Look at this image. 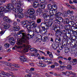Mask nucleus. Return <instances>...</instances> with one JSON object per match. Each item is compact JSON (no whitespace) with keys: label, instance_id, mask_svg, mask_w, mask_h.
I'll return each mask as SVG.
<instances>
[{"label":"nucleus","instance_id":"obj_1","mask_svg":"<svg viewBox=\"0 0 77 77\" xmlns=\"http://www.w3.org/2000/svg\"><path fill=\"white\" fill-rule=\"evenodd\" d=\"M23 31L22 30H20L18 32L17 35H20V34L21 35H20V37H21L23 40H20L18 41V42L17 43V45H21L19 46H18L17 45L14 46V47H16L18 48H22V47L24 48H26V45H23V43H26V44H28L29 42L28 40L31 39L35 35V32H32V35H30V34H26L25 33H23Z\"/></svg>","mask_w":77,"mask_h":77},{"label":"nucleus","instance_id":"obj_2","mask_svg":"<svg viewBox=\"0 0 77 77\" xmlns=\"http://www.w3.org/2000/svg\"><path fill=\"white\" fill-rule=\"evenodd\" d=\"M13 11L14 12H15L16 13L15 14V17L16 18H17L18 17L19 18H22L24 17V14L22 12L23 11V10L20 9H16L15 8H14L12 9Z\"/></svg>","mask_w":77,"mask_h":77},{"label":"nucleus","instance_id":"obj_3","mask_svg":"<svg viewBox=\"0 0 77 77\" xmlns=\"http://www.w3.org/2000/svg\"><path fill=\"white\" fill-rule=\"evenodd\" d=\"M5 8L3 7H0V18H3V20L5 21H7L8 20V17H7L5 16L4 14H3V12L5 11Z\"/></svg>","mask_w":77,"mask_h":77},{"label":"nucleus","instance_id":"obj_4","mask_svg":"<svg viewBox=\"0 0 77 77\" xmlns=\"http://www.w3.org/2000/svg\"><path fill=\"white\" fill-rule=\"evenodd\" d=\"M71 26L69 25H66L64 26V29L66 31H67V34L68 36L70 35V34H72V31L73 30L71 29Z\"/></svg>","mask_w":77,"mask_h":77},{"label":"nucleus","instance_id":"obj_5","mask_svg":"<svg viewBox=\"0 0 77 77\" xmlns=\"http://www.w3.org/2000/svg\"><path fill=\"white\" fill-rule=\"evenodd\" d=\"M61 35H65L63 37V38L67 40V43H69V42H70V41H71V39L70 38H69L68 39H67V36L66 35V32L65 30H61Z\"/></svg>","mask_w":77,"mask_h":77},{"label":"nucleus","instance_id":"obj_6","mask_svg":"<svg viewBox=\"0 0 77 77\" xmlns=\"http://www.w3.org/2000/svg\"><path fill=\"white\" fill-rule=\"evenodd\" d=\"M42 17L45 20H50L51 17H53V15L51 14L48 15L47 13H45L43 14Z\"/></svg>","mask_w":77,"mask_h":77},{"label":"nucleus","instance_id":"obj_7","mask_svg":"<svg viewBox=\"0 0 77 77\" xmlns=\"http://www.w3.org/2000/svg\"><path fill=\"white\" fill-rule=\"evenodd\" d=\"M35 10L33 8H30L28 10L27 13L30 15H33L35 14Z\"/></svg>","mask_w":77,"mask_h":77},{"label":"nucleus","instance_id":"obj_8","mask_svg":"<svg viewBox=\"0 0 77 77\" xmlns=\"http://www.w3.org/2000/svg\"><path fill=\"white\" fill-rule=\"evenodd\" d=\"M12 4L11 3H9L7 5V6L6 7V8H4L5 9V11H6L7 12H9V11H11V9H10V8L12 6Z\"/></svg>","mask_w":77,"mask_h":77},{"label":"nucleus","instance_id":"obj_9","mask_svg":"<svg viewBox=\"0 0 77 77\" xmlns=\"http://www.w3.org/2000/svg\"><path fill=\"white\" fill-rule=\"evenodd\" d=\"M39 2L38 1H35L33 3L32 6L33 8H36L37 7H39Z\"/></svg>","mask_w":77,"mask_h":77},{"label":"nucleus","instance_id":"obj_10","mask_svg":"<svg viewBox=\"0 0 77 77\" xmlns=\"http://www.w3.org/2000/svg\"><path fill=\"white\" fill-rule=\"evenodd\" d=\"M9 42L11 45H15V43H14V38L12 37L9 38L8 39Z\"/></svg>","mask_w":77,"mask_h":77},{"label":"nucleus","instance_id":"obj_11","mask_svg":"<svg viewBox=\"0 0 77 77\" xmlns=\"http://www.w3.org/2000/svg\"><path fill=\"white\" fill-rule=\"evenodd\" d=\"M54 22V20H53V19H52L49 20L48 22H47V24H48L49 27H51V25L53 24V23Z\"/></svg>","mask_w":77,"mask_h":77},{"label":"nucleus","instance_id":"obj_12","mask_svg":"<svg viewBox=\"0 0 77 77\" xmlns=\"http://www.w3.org/2000/svg\"><path fill=\"white\" fill-rule=\"evenodd\" d=\"M66 46V41H64L63 43V44L61 46V50L63 48H65Z\"/></svg>","mask_w":77,"mask_h":77},{"label":"nucleus","instance_id":"obj_13","mask_svg":"<svg viewBox=\"0 0 77 77\" xmlns=\"http://www.w3.org/2000/svg\"><path fill=\"white\" fill-rule=\"evenodd\" d=\"M52 47L54 50H56V49L58 47H59V44H58V43L56 44H52Z\"/></svg>","mask_w":77,"mask_h":77},{"label":"nucleus","instance_id":"obj_14","mask_svg":"<svg viewBox=\"0 0 77 77\" xmlns=\"http://www.w3.org/2000/svg\"><path fill=\"white\" fill-rule=\"evenodd\" d=\"M38 8L40 9H43L45 8V5L44 4H39Z\"/></svg>","mask_w":77,"mask_h":77},{"label":"nucleus","instance_id":"obj_15","mask_svg":"<svg viewBox=\"0 0 77 77\" xmlns=\"http://www.w3.org/2000/svg\"><path fill=\"white\" fill-rule=\"evenodd\" d=\"M30 24L31 26H33L34 27H36L37 26V24L34 21L30 22Z\"/></svg>","mask_w":77,"mask_h":77},{"label":"nucleus","instance_id":"obj_16","mask_svg":"<svg viewBox=\"0 0 77 77\" xmlns=\"http://www.w3.org/2000/svg\"><path fill=\"white\" fill-rule=\"evenodd\" d=\"M29 24H27V26H26V27H26L28 32L29 33H30V32H32V31L31 30V28H32V27H30V26L29 25Z\"/></svg>","mask_w":77,"mask_h":77},{"label":"nucleus","instance_id":"obj_17","mask_svg":"<svg viewBox=\"0 0 77 77\" xmlns=\"http://www.w3.org/2000/svg\"><path fill=\"white\" fill-rule=\"evenodd\" d=\"M20 60H21L22 62H25L27 60L26 58L23 56H20Z\"/></svg>","mask_w":77,"mask_h":77},{"label":"nucleus","instance_id":"obj_18","mask_svg":"<svg viewBox=\"0 0 77 77\" xmlns=\"http://www.w3.org/2000/svg\"><path fill=\"white\" fill-rule=\"evenodd\" d=\"M72 34H70L69 35V37H71V35L73 34L74 36H75L76 37H77V32H76L75 31L73 30Z\"/></svg>","mask_w":77,"mask_h":77},{"label":"nucleus","instance_id":"obj_19","mask_svg":"<svg viewBox=\"0 0 77 77\" xmlns=\"http://www.w3.org/2000/svg\"><path fill=\"white\" fill-rule=\"evenodd\" d=\"M61 38L60 37H59L58 38H56L55 39V41L56 42H57V43H60L61 42Z\"/></svg>","mask_w":77,"mask_h":77},{"label":"nucleus","instance_id":"obj_20","mask_svg":"<svg viewBox=\"0 0 77 77\" xmlns=\"http://www.w3.org/2000/svg\"><path fill=\"white\" fill-rule=\"evenodd\" d=\"M26 23H27L25 22L24 21L21 22V25H22V26H23V27H26V26H27V24H26Z\"/></svg>","mask_w":77,"mask_h":77},{"label":"nucleus","instance_id":"obj_21","mask_svg":"<svg viewBox=\"0 0 77 77\" xmlns=\"http://www.w3.org/2000/svg\"><path fill=\"white\" fill-rule=\"evenodd\" d=\"M55 19H57L61 23L63 21V18L61 17H55Z\"/></svg>","mask_w":77,"mask_h":77},{"label":"nucleus","instance_id":"obj_22","mask_svg":"<svg viewBox=\"0 0 77 77\" xmlns=\"http://www.w3.org/2000/svg\"><path fill=\"white\" fill-rule=\"evenodd\" d=\"M47 22H44L41 23V27H45L47 26Z\"/></svg>","mask_w":77,"mask_h":77},{"label":"nucleus","instance_id":"obj_23","mask_svg":"<svg viewBox=\"0 0 77 77\" xmlns=\"http://www.w3.org/2000/svg\"><path fill=\"white\" fill-rule=\"evenodd\" d=\"M56 32L59 35V36H62V35H61L62 30L60 29H57Z\"/></svg>","mask_w":77,"mask_h":77},{"label":"nucleus","instance_id":"obj_24","mask_svg":"<svg viewBox=\"0 0 77 77\" xmlns=\"http://www.w3.org/2000/svg\"><path fill=\"white\" fill-rule=\"evenodd\" d=\"M69 25L71 27H72L74 24V22L72 21H70L69 22Z\"/></svg>","mask_w":77,"mask_h":77},{"label":"nucleus","instance_id":"obj_25","mask_svg":"<svg viewBox=\"0 0 77 77\" xmlns=\"http://www.w3.org/2000/svg\"><path fill=\"white\" fill-rule=\"evenodd\" d=\"M66 68L67 69H68V70H71L72 69V66L69 64L66 67Z\"/></svg>","mask_w":77,"mask_h":77},{"label":"nucleus","instance_id":"obj_26","mask_svg":"<svg viewBox=\"0 0 77 77\" xmlns=\"http://www.w3.org/2000/svg\"><path fill=\"white\" fill-rule=\"evenodd\" d=\"M29 17L32 20H35V19H36V17L35 16L33 15L30 16H29Z\"/></svg>","mask_w":77,"mask_h":77},{"label":"nucleus","instance_id":"obj_27","mask_svg":"<svg viewBox=\"0 0 77 77\" xmlns=\"http://www.w3.org/2000/svg\"><path fill=\"white\" fill-rule=\"evenodd\" d=\"M11 3L13 5L15 6V5L17 3V1L16 0H12V1H11Z\"/></svg>","mask_w":77,"mask_h":77},{"label":"nucleus","instance_id":"obj_28","mask_svg":"<svg viewBox=\"0 0 77 77\" xmlns=\"http://www.w3.org/2000/svg\"><path fill=\"white\" fill-rule=\"evenodd\" d=\"M9 27H10V25L9 24L7 23V24L4 27V28L5 29H9Z\"/></svg>","mask_w":77,"mask_h":77},{"label":"nucleus","instance_id":"obj_29","mask_svg":"<svg viewBox=\"0 0 77 77\" xmlns=\"http://www.w3.org/2000/svg\"><path fill=\"white\" fill-rule=\"evenodd\" d=\"M48 9L49 10H51V9H53V7L51 4H49L48 5Z\"/></svg>","mask_w":77,"mask_h":77},{"label":"nucleus","instance_id":"obj_30","mask_svg":"<svg viewBox=\"0 0 77 77\" xmlns=\"http://www.w3.org/2000/svg\"><path fill=\"white\" fill-rule=\"evenodd\" d=\"M69 51V49L68 48H66L65 49V52L66 53H68Z\"/></svg>","mask_w":77,"mask_h":77},{"label":"nucleus","instance_id":"obj_31","mask_svg":"<svg viewBox=\"0 0 77 77\" xmlns=\"http://www.w3.org/2000/svg\"><path fill=\"white\" fill-rule=\"evenodd\" d=\"M6 76V75H5L3 72L0 73V77H5Z\"/></svg>","mask_w":77,"mask_h":77},{"label":"nucleus","instance_id":"obj_32","mask_svg":"<svg viewBox=\"0 0 77 77\" xmlns=\"http://www.w3.org/2000/svg\"><path fill=\"white\" fill-rule=\"evenodd\" d=\"M55 22L56 23L58 24H60L61 22H60L58 19H57L56 20H55Z\"/></svg>","mask_w":77,"mask_h":77},{"label":"nucleus","instance_id":"obj_33","mask_svg":"<svg viewBox=\"0 0 77 77\" xmlns=\"http://www.w3.org/2000/svg\"><path fill=\"white\" fill-rule=\"evenodd\" d=\"M63 27H64V26L62 24H60L59 26V29H63Z\"/></svg>","mask_w":77,"mask_h":77},{"label":"nucleus","instance_id":"obj_34","mask_svg":"<svg viewBox=\"0 0 77 77\" xmlns=\"http://www.w3.org/2000/svg\"><path fill=\"white\" fill-rule=\"evenodd\" d=\"M73 13H74V12L72 11H71L70 10H68L67 11V14H72Z\"/></svg>","mask_w":77,"mask_h":77},{"label":"nucleus","instance_id":"obj_35","mask_svg":"<svg viewBox=\"0 0 77 77\" xmlns=\"http://www.w3.org/2000/svg\"><path fill=\"white\" fill-rule=\"evenodd\" d=\"M40 23H41V19L38 18L37 20V24H39Z\"/></svg>","mask_w":77,"mask_h":77},{"label":"nucleus","instance_id":"obj_36","mask_svg":"<svg viewBox=\"0 0 77 77\" xmlns=\"http://www.w3.org/2000/svg\"><path fill=\"white\" fill-rule=\"evenodd\" d=\"M47 32V31L46 30V31L43 29H42L41 30V33H42V34H45V33H46V32Z\"/></svg>","mask_w":77,"mask_h":77},{"label":"nucleus","instance_id":"obj_37","mask_svg":"<svg viewBox=\"0 0 77 77\" xmlns=\"http://www.w3.org/2000/svg\"><path fill=\"white\" fill-rule=\"evenodd\" d=\"M13 28L14 29L15 31H19L20 29V27L19 28H17V27H14Z\"/></svg>","mask_w":77,"mask_h":77},{"label":"nucleus","instance_id":"obj_38","mask_svg":"<svg viewBox=\"0 0 77 77\" xmlns=\"http://www.w3.org/2000/svg\"><path fill=\"white\" fill-rule=\"evenodd\" d=\"M13 66L15 67H16V68H20V66H19V65L15 64H14L13 65Z\"/></svg>","mask_w":77,"mask_h":77},{"label":"nucleus","instance_id":"obj_39","mask_svg":"<svg viewBox=\"0 0 77 77\" xmlns=\"http://www.w3.org/2000/svg\"><path fill=\"white\" fill-rule=\"evenodd\" d=\"M57 9V6L56 5H52V9Z\"/></svg>","mask_w":77,"mask_h":77},{"label":"nucleus","instance_id":"obj_40","mask_svg":"<svg viewBox=\"0 0 77 77\" xmlns=\"http://www.w3.org/2000/svg\"><path fill=\"white\" fill-rule=\"evenodd\" d=\"M48 39V38L47 37L45 36L43 38V40H44V41H47Z\"/></svg>","mask_w":77,"mask_h":77},{"label":"nucleus","instance_id":"obj_41","mask_svg":"<svg viewBox=\"0 0 77 77\" xmlns=\"http://www.w3.org/2000/svg\"><path fill=\"white\" fill-rule=\"evenodd\" d=\"M73 62V63H75V64H77V59H72Z\"/></svg>","mask_w":77,"mask_h":77},{"label":"nucleus","instance_id":"obj_42","mask_svg":"<svg viewBox=\"0 0 77 77\" xmlns=\"http://www.w3.org/2000/svg\"><path fill=\"white\" fill-rule=\"evenodd\" d=\"M71 29H72V30H75L77 29V27L76 26H72Z\"/></svg>","mask_w":77,"mask_h":77},{"label":"nucleus","instance_id":"obj_43","mask_svg":"<svg viewBox=\"0 0 77 77\" xmlns=\"http://www.w3.org/2000/svg\"><path fill=\"white\" fill-rule=\"evenodd\" d=\"M62 23H63V24H68L67 22H66V21L65 19H63Z\"/></svg>","mask_w":77,"mask_h":77},{"label":"nucleus","instance_id":"obj_44","mask_svg":"<svg viewBox=\"0 0 77 77\" xmlns=\"http://www.w3.org/2000/svg\"><path fill=\"white\" fill-rule=\"evenodd\" d=\"M14 6H15L14 5H13V4H12L11 5V6L10 8V9H11L12 10V9H13V8H14Z\"/></svg>","mask_w":77,"mask_h":77},{"label":"nucleus","instance_id":"obj_45","mask_svg":"<svg viewBox=\"0 0 77 77\" xmlns=\"http://www.w3.org/2000/svg\"><path fill=\"white\" fill-rule=\"evenodd\" d=\"M6 31L4 30V31H2L0 32V35H3L4 33H5Z\"/></svg>","mask_w":77,"mask_h":77},{"label":"nucleus","instance_id":"obj_46","mask_svg":"<svg viewBox=\"0 0 77 77\" xmlns=\"http://www.w3.org/2000/svg\"><path fill=\"white\" fill-rule=\"evenodd\" d=\"M40 66H42V67H45V66H46V64L41 63Z\"/></svg>","mask_w":77,"mask_h":77},{"label":"nucleus","instance_id":"obj_47","mask_svg":"<svg viewBox=\"0 0 77 77\" xmlns=\"http://www.w3.org/2000/svg\"><path fill=\"white\" fill-rule=\"evenodd\" d=\"M64 20H66L67 24H68V23H69V19H68V18H65L64 19Z\"/></svg>","mask_w":77,"mask_h":77},{"label":"nucleus","instance_id":"obj_48","mask_svg":"<svg viewBox=\"0 0 77 77\" xmlns=\"http://www.w3.org/2000/svg\"><path fill=\"white\" fill-rule=\"evenodd\" d=\"M5 75L6 76L5 77H9V76H11V74L8 73H7L6 74H5Z\"/></svg>","mask_w":77,"mask_h":77},{"label":"nucleus","instance_id":"obj_49","mask_svg":"<svg viewBox=\"0 0 77 77\" xmlns=\"http://www.w3.org/2000/svg\"><path fill=\"white\" fill-rule=\"evenodd\" d=\"M5 45L6 47H9V46H10V44L8 43L5 44Z\"/></svg>","mask_w":77,"mask_h":77},{"label":"nucleus","instance_id":"obj_50","mask_svg":"<svg viewBox=\"0 0 77 77\" xmlns=\"http://www.w3.org/2000/svg\"><path fill=\"white\" fill-rule=\"evenodd\" d=\"M49 56L51 58H53V55L50 52V54H49Z\"/></svg>","mask_w":77,"mask_h":77},{"label":"nucleus","instance_id":"obj_51","mask_svg":"<svg viewBox=\"0 0 77 77\" xmlns=\"http://www.w3.org/2000/svg\"><path fill=\"white\" fill-rule=\"evenodd\" d=\"M7 65L8 66H11L12 65V64L11 63H8L7 62Z\"/></svg>","mask_w":77,"mask_h":77},{"label":"nucleus","instance_id":"obj_52","mask_svg":"<svg viewBox=\"0 0 77 77\" xmlns=\"http://www.w3.org/2000/svg\"><path fill=\"white\" fill-rule=\"evenodd\" d=\"M6 22H7L8 23H11V19H8Z\"/></svg>","mask_w":77,"mask_h":77},{"label":"nucleus","instance_id":"obj_53","mask_svg":"<svg viewBox=\"0 0 77 77\" xmlns=\"http://www.w3.org/2000/svg\"><path fill=\"white\" fill-rule=\"evenodd\" d=\"M41 27L42 29V30H43L45 31L46 30V31L47 30L46 28H45V26H41Z\"/></svg>","mask_w":77,"mask_h":77},{"label":"nucleus","instance_id":"obj_54","mask_svg":"<svg viewBox=\"0 0 77 77\" xmlns=\"http://www.w3.org/2000/svg\"><path fill=\"white\" fill-rule=\"evenodd\" d=\"M40 52H41L43 54H44L45 56H47V54H46L44 52L40 51Z\"/></svg>","mask_w":77,"mask_h":77},{"label":"nucleus","instance_id":"obj_55","mask_svg":"<svg viewBox=\"0 0 77 77\" xmlns=\"http://www.w3.org/2000/svg\"><path fill=\"white\" fill-rule=\"evenodd\" d=\"M57 29H57V28H56L55 27H54V28L53 29V30H54L55 32H57Z\"/></svg>","mask_w":77,"mask_h":77},{"label":"nucleus","instance_id":"obj_56","mask_svg":"<svg viewBox=\"0 0 77 77\" xmlns=\"http://www.w3.org/2000/svg\"><path fill=\"white\" fill-rule=\"evenodd\" d=\"M57 14H58V17H60V15H61V14H62V13H61L60 12H58L57 13Z\"/></svg>","mask_w":77,"mask_h":77},{"label":"nucleus","instance_id":"obj_57","mask_svg":"<svg viewBox=\"0 0 77 77\" xmlns=\"http://www.w3.org/2000/svg\"><path fill=\"white\" fill-rule=\"evenodd\" d=\"M25 23H26V24H30V22H28V20H26L25 21Z\"/></svg>","mask_w":77,"mask_h":77},{"label":"nucleus","instance_id":"obj_58","mask_svg":"<svg viewBox=\"0 0 77 77\" xmlns=\"http://www.w3.org/2000/svg\"><path fill=\"white\" fill-rule=\"evenodd\" d=\"M58 59H64V58H63V57H58Z\"/></svg>","mask_w":77,"mask_h":77},{"label":"nucleus","instance_id":"obj_59","mask_svg":"<svg viewBox=\"0 0 77 77\" xmlns=\"http://www.w3.org/2000/svg\"><path fill=\"white\" fill-rule=\"evenodd\" d=\"M17 4L18 5H20V6H21V1H19L18 2Z\"/></svg>","mask_w":77,"mask_h":77},{"label":"nucleus","instance_id":"obj_60","mask_svg":"<svg viewBox=\"0 0 77 77\" xmlns=\"http://www.w3.org/2000/svg\"><path fill=\"white\" fill-rule=\"evenodd\" d=\"M36 13L37 14H39V13H40V10H38L36 11Z\"/></svg>","mask_w":77,"mask_h":77},{"label":"nucleus","instance_id":"obj_61","mask_svg":"<svg viewBox=\"0 0 77 77\" xmlns=\"http://www.w3.org/2000/svg\"><path fill=\"white\" fill-rule=\"evenodd\" d=\"M13 24L14 26H16L17 25V22H14Z\"/></svg>","mask_w":77,"mask_h":77},{"label":"nucleus","instance_id":"obj_62","mask_svg":"<svg viewBox=\"0 0 77 77\" xmlns=\"http://www.w3.org/2000/svg\"><path fill=\"white\" fill-rule=\"evenodd\" d=\"M8 24V23L6 22H5L4 23H3V25H4V27H5V26Z\"/></svg>","mask_w":77,"mask_h":77},{"label":"nucleus","instance_id":"obj_63","mask_svg":"<svg viewBox=\"0 0 77 77\" xmlns=\"http://www.w3.org/2000/svg\"><path fill=\"white\" fill-rule=\"evenodd\" d=\"M46 0H40V1L41 3H45Z\"/></svg>","mask_w":77,"mask_h":77},{"label":"nucleus","instance_id":"obj_64","mask_svg":"<svg viewBox=\"0 0 77 77\" xmlns=\"http://www.w3.org/2000/svg\"><path fill=\"white\" fill-rule=\"evenodd\" d=\"M30 76V75H29V74L26 75H25V77H29Z\"/></svg>","mask_w":77,"mask_h":77}]
</instances>
